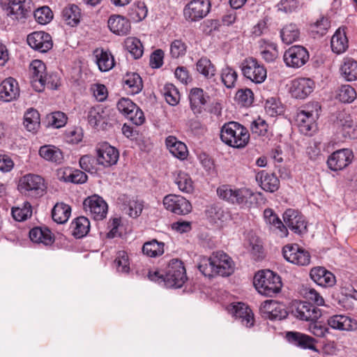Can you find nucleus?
Segmentation results:
<instances>
[{
	"label": "nucleus",
	"mask_w": 357,
	"mask_h": 357,
	"mask_svg": "<svg viewBox=\"0 0 357 357\" xmlns=\"http://www.w3.org/2000/svg\"><path fill=\"white\" fill-rule=\"evenodd\" d=\"M220 139L234 148H243L249 142L250 134L243 126L236 121L225 123L220 130Z\"/></svg>",
	"instance_id": "1"
},
{
	"label": "nucleus",
	"mask_w": 357,
	"mask_h": 357,
	"mask_svg": "<svg viewBox=\"0 0 357 357\" xmlns=\"http://www.w3.org/2000/svg\"><path fill=\"white\" fill-rule=\"evenodd\" d=\"M253 283L259 294L271 297L278 294L282 286L279 275L268 269L257 273Z\"/></svg>",
	"instance_id": "2"
},
{
	"label": "nucleus",
	"mask_w": 357,
	"mask_h": 357,
	"mask_svg": "<svg viewBox=\"0 0 357 357\" xmlns=\"http://www.w3.org/2000/svg\"><path fill=\"white\" fill-rule=\"evenodd\" d=\"M217 193L222 199L242 207H250L254 199V193L246 188H233L229 185H223L217 189Z\"/></svg>",
	"instance_id": "3"
},
{
	"label": "nucleus",
	"mask_w": 357,
	"mask_h": 357,
	"mask_svg": "<svg viewBox=\"0 0 357 357\" xmlns=\"http://www.w3.org/2000/svg\"><path fill=\"white\" fill-rule=\"evenodd\" d=\"M186 280L185 268L183 262L178 259H172L166 268L165 287L180 288Z\"/></svg>",
	"instance_id": "4"
},
{
	"label": "nucleus",
	"mask_w": 357,
	"mask_h": 357,
	"mask_svg": "<svg viewBox=\"0 0 357 357\" xmlns=\"http://www.w3.org/2000/svg\"><path fill=\"white\" fill-rule=\"evenodd\" d=\"M241 69L243 76L255 84L263 83L267 77L266 68L254 57L245 59L241 64Z\"/></svg>",
	"instance_id": "5"
},
{
	"label": "nucleus",
	"mask_w": 357,
	"mask_h": 357,
	"mask_svg": "<svg viewBox=\"0 0 357 357\" xmlns=\"http://www.w3.org/2000/svg\"><path fill=\"white\" fill-rule=\"evenodd\" d=\"M18 190L34 197H41L45 190L44 179L36 174H26L20 179Z\"/></svg>",
	"instance_id": "6"
},
{
	"label": "nucleus",
	"mask_w": 357,
	"mask_h": 357,
	"mask_svg": "<svg viewBox=\"0 0 357 357\" xmlns=\"http://www.w3.org/2000/svg\"><path fill=\"white\" fill-rule=\"evenodd\" d=\"M210 8V1L191 0L185 6L183 15L187 20L196 22L206 17L209 13Z\"/></svg>",
	"instance_id": "7"
},
{
	"label": "nucleus",
	"mask_w": 357,
	"mask_h": 357,
	"mask_svg": "<svg viewBox=\"0 0 357 357\" xmlns=\"http://www.w3.org/2000/svg\"><path fill=\"white\" fill-rule=\"evenodd\" d=\"M291 314L296 318L306 321L317 320L321 312L319 309L309 302H295L291 306Z\"/></svg>",
	"instance_id": "8"
},
{
	"label": "nucleus",
	"mask_w": 357,
	"mask_h": 357,
	"mask_svg": "<svg viewBox=\"0 0 357 357\" xmlns=\"http://www.w3.org/2000/svg\"><path fill=\"white\" fill-rule=\"evenodd\" d=\"M309 53L303 46L294 45L284 52L283 59L288 67L298 68L309 60Z\"/></svg>",
	"instance_id": "9"
},
{
	"label": "nucleus",
	"mask_w": 357,
	"mask_h": 357,
	"mask_svg": "<svg viewBox=\"0 0 357 357\" xmlns=\"http://www.w3.org/2000/svg\"><path fill=\"white\" fill-rule=\"evenodd\" d=\"M96 151L97 163L104 167L116 164L119 158V151L107 142L98 144Z\"/></svg>",
	"instance_id": "10"
},
{
	"label": "nucleus",
	"mask_w": 357,
	"mask_h": 357,
	"mask_svg": "<svg viewBox=\"0 0 357 357\" xmlns=\"http://www.w3.org/2000/svg\"><path fill=\"white\" fill-rule=\"evenodd\" d=\"M284 258L298 266H307L310 262V253L298 244L287 245L282 249Z\"/></svg>",
	"instance_id": "11"
},
{
	"label": "nucleus",
	"mask_w": 357,
	"mask_h": 357,
	"mask_svg": "<svg viewBox=\"0 0 357 357\" xmlns=\"http://www.w3.org/2000/svg\"><path fill=\"white\" fill-rule=\"evenodd\" d=\"M163 205L167 211L179 215H185L192 211L190 202L180 195H166L163 199Z\"/></svg>",
	"instance_id": "12"
},
{
	"label": "nucleus",
	"mask_w": 357,
	"mask_h": 357,
	"mask_svg": "<svg viewBox=\"0 0 357 357\" xmlns=\"http://www.w3.org/2000/svg\"><path fill=\"white\" fill-rule=\"evenodd\" d=\"M29 75L32 86L42 91L47 80L45 64L40 60H33L29 66Z\"/></svg>",
	"instance_id": "13"
},
{
	"label": "nucleus",
	"mask_w": 357,
	"mask_h": 357,
	"mask_svg": "<svg viewBox=\"0 0 357 357\" xmlns=\"http://www.w3.org/2000/svg\"><path fill=\"white\" fill-rule=\"evenodd\" d=\"M284 224L295 234L298 235L307 232V222L305 218L298 211L289 208L283 214Z\"/></svg>",
	"instance_id": "14"
},
{
	"label": "nucleus",
	"mask_w": 357,
	"mask_h": 357,
	"mask_svg": "<svg viewBox=\"0 0 357 357\" xmlns=\"http://www.w3.org/2000/svg\"><path fill=\"white\" fill-rule=\"evenodd\" d=\"M85 211H89L96 220L104 219L107 213V204L98 195H94L87 197L83 202Z\"/></svg>",
	"instance_id": "15"
},
{
	"label": "nucleus",
	"mask_w": 357,
	"mask_h": 357,
	"mask_svg": "<svg viewBox=\"0 0 357 357\" xmlns=\"http://www.w3.org/2000/svg\"><path fill=\"white\" fill-rule=\"evenodd\" d=\"M337 134L341 139L357 138V126H354L351 117L345 114L340 113L335 122Z\"/></svg>",
	"instance_id": "16"
},
{
	"label": "nucleus",
	"mask_w": 357,
	"mask_h": 357,
	"mask_svg": "<svg viewBox=\"0 0 357 357\" xmlns=\"http://www.w3.org/2000/svg\"><path fill=\"white\" fill-rule=\"evenodd\" d=\"M354 154L349 149H342L333 152L327 160L330 169L334 172L342 170L347 167L352 161Z\"/></svg>",
	"instance_id": "17"
},
{
	"label": "nucleus",
	"mask_w": 357,
	"mask_h": 357,
	"mask_svg": "<svg viewBox=\"0 0 357 357\" xmlns=\"http://www.w3.org/2000/svg\"><path fill=\"white\" fill-rule=\"evenodd\" d=\"M212 257L216 269V274L226 277L234 273V264L231 258L226 253L222 251L213 252Z\"/></svg>",
	"instance_id": "18"
},
{
	"label": "nucleus",
	"mask_w": 357,
	"mask_h": 357,
	"mask_svg": "<svg viewBox=\"0 0 357 357\" xmlns=\"http://www.w3.org/2000/svg\"><path fill=\"white\" fill-rule=\"evenodd\" d=\"M29 45L40 52H46L52 47L51 36L44 31H34L27 36Z\"/></svg>",
	"instance_id": "19"
},
{
	"label": "nucleus",
	"mask_w": 357,
	"mask_h": 357,
	"mask_svg": "<svg viewBox=\"0 0 357 357\" xmlns=\"http://www.w3.org/2000/svg\"><path fill=\"white\" fill-rule=\"evenodd\" d=\"M260 312L265 318L271 320H281L287 316L284 306L273 300L263 302L260 306Z\"/></svg>",
	"instance_id": "20"
},
{
	"label": "nucleus",
	"mask_w": 357,
	"mask_h": 357,
	"mask_svg": "<svg viewBox=\"0 0 357 357\" xmlns=\"http://www.w3.org/2000/svg\"><path fill=\"white\" fill-rule=\"evenodd\" d=\"M30 0H10L6 8L7 15L13 20L26 19L31 12Z\"/></svg>",
	"instance_id": "21"
},
{
	"label": "nucleus",
	"mask_w": 357,
	"mask_h": 357,
	"mask_svg": "<svg viewBox=\"0 0 357 357\" xmlns=\"http://www.w3.org/2000/svg\"><path fill=\"white\" fill-rule=\"evenodd\" d=\"M286 338L289 343L302 349L318 351L315 344L317 340L312 337L297 331L287 332Z\"/></svg>",
	"instance_id": "22"
},
{
	"label": "nucleus",
	"mask_w": 357,
	"mask_h": 357,
	"mask_svg": "<svg viewBox=\"0 0 357 357\" xmlns=\"http://www.w3.org/2000/svg\"><path fill=\"white\" fill-rule=\"evenodd\" d=\"M314 82L310 78H298L292 81L291 93L298 99H304L314 90Z\"/></svg>",
	"instance_id": "23"
},
{
	"label": "nucleus",
	"mask_w": 357,
	"mask_h": 357,
	"mask_svg": "<svg viewBox=\"0 0 357 357\" xmlns=\"http://www.w3.org/2000/svg\"><path fill=\"white\" fill-rule=\"evenodd\" d=\"M264 217L266 223L269 225L270 229L275 233L276 235L281 238L287 236V228L271 208L264 210Z\"/></svg>",
	"instance_id": "24"
},
{
	"label": "nucleus",
	"mask_w": 357,
	"mask_h": 357,
	"mask_svg": "<svg viewBox=\"0 0 357 357\" xmlns=\"http://www.w3.org/2000/svg\"><path fill=\"white\" fill-rule=\"evenodd\" d=\"M20 96L17 82L13 77L4 79L0 84V100L10 102Z\"/></svg>",
	"instance_id": "25"
},
{
	"label": "nucleus",
	"mask_w": 357,
	"mask_h": 357,
	"mask_svg": "<svg viewBox=\"0 0 357 357\" xmlns=\"http://www.w3.org/2000/svg\"><path fill=\"white\" fill-rule=\"evenodd\" d=\"M310 275L311 279L318 285L330 287L335 284V277L325 268L318 266L311 269Z\"/></svg>",
	"instance_id": "26"
},
{
	"label": "nucleus",
	"mask_w": 357,
	"mask_h": 357,
	"mask_svg": "<svg viewBox=\"0 0 357 357\" xmlns=\"http://www.w3.org/2000/svg\"><path fill=\"white\" fill-rule=\"evenodd\" d=\"M296 122L301 133L311 135L316 130L314 118L312 112L301 110L297 113Z\"/></svg>",
	"instance_id": "27"
},
{
	"label": "nucleus",
	"mask_w": 357,
	"mask_h": 357,
	"mask_svg": "<svg viewBox=\"0 0 357 357\" xmlns=\"http://www.w3.org/2000/svg\"><path fill=\"white\" fill-rule=\"evenodd\" d=\"M255 177L260 187L266 192H274L280 187V181L275 174L261 170Z\"/></svg>",
	"instance_id": "28"
},
{
	"label": "nucleus",
	"mask_w": 357,
	"mask_h": 357,
	"mask_svg": "<svg viewBox=\"0 0 357 357\" xmlns=\"http://www.w3.org/2000/svg\"><path fill=\"white\" fill-rule=\"evenodd\" d=\"M107 24L109 30L118 36H126L130 31V23L123 16L113 15L109 17Z\"/></svg>",
	"instance_id": "29"
},
{
	"label": "nucleus",
	"mask_w": 357,
	"mask_h": 357,
	"mask_svg": "<svg viewBox=\"0 0 357 357\" xmlns=\"http://www.w3.org/2000/svg\"><path fill=\"white\" fill-rule=\"evenodd\" d=\"M233 316L241 321L243 325L250 328L254 325V315L250 308L244 303H238L231 309Z\"/></svg>",
	"instance_id": "30"
},
{
	"label": "nucleus",
	"mask_w": 357,
	"mask_h": 357,
	"mask_svg": "<svg viewBox=\"0 0 357 357\" xmlns=\"http://www.w3.org/2000/svg\"><path fill=\"white\" fill-rule=\"evenodd\" d=\"M328 325L333 329L340 331H354L357 328V321L347 316L333 315L328 319Z\"/></svg>",
	"instance_id": "31"
},
{
	"label": "nucleus",
	"mask_w": 357,
	"mask_h": 357,
	"mask_svg": "<svg viewBox=\"0 0 357 357\" xmlns=\"http://www.w3.org/2000/svg\"><path fill=\"white\" fill-rule=\"evenodd\" d=\"M165 144L167 149L175 158L181 160L187 158L188 151L186 145L177 139L174 136H168L165 139Z\"/></svg>",
	"instance_id": "32"
},
{
	"label": "nucleus",
	"mask_w": 357,
	"mask_h": 357,
	"mask_svg": "<svg viewBox=\"0 0 357 357\" xmlns=\"http://www.w3.org/2000/svg\"><path fill=\"white\" fill-rule=\"evenodd\" d=\"M31 241L36 243H43L45 245H52L54 241V237L52 231L47 227H34L29 231Z\"/></svg>",
	"instance_id": "33"
},
{
	"label": "nucleus",
	"mask_w": 357,
	"mask_h": 357,
	"mask_svg": "<svg viewBox=\"0 0 357 357\" xmlns=\"http://www.w3.org/2000/svg\"><path fill=\"white\" fill-rule=\"evenodd\" d=\"M340 73L347 82L357 80V61L352 58H344L340 65Z\"/></svg>",
	"instance_id": "34"
},
{
	"label": "nucleus",
	"mask_w": 357,
	"mask_h": 357,
	"mask_svg": "<svg viewBox=\"0 0 357 357\" xmlns=\"http://www.w3.org/2000/svg\"><path fill=\"white\" fill-rule=\"evenodd\" d=\"M59 179L73 183H84L87 181V175L79 169H66L59 172Z\"/></svg>",
	"instance_id": "35"
},
{
	"label": "nucleus",
	"mask_w": 357,
	"mask_h": 357,
	"mask_svg": "<svg viewBox=\"0 0 357 357\" xmlns=\"http://www.w3.org/2000/svg\"><path fill=\"white\" fill-rule=\"evenodd\" d=\"M94 56L96 57V62L100 71L107 72L114 67V57L107 51L102 49H97L94 51Z\"/></svg>",
	"instance_id": "36"
},
{
	"label": "nucleus",
	"mask_w": 357,
	"mask_h": 357,
	"mask_svg": "<svg viewBox=\"0 0 357 357\" xmlns=\"http://www.w3.org/2000/svg\"><path fill=\"white\" fill-rule=\"evenodd\" d=\"M208 96L204 94L203 89L200 88H194L191 89L189 99L190 106L194 113H200L202 108L207 102Z\"/></svg>",
	"instance_id": "37"
},
{
	"label": "nucleus",
	"mask_w": 357,
	"mask_h": 357,
	"mask_svg": "<svg viewBox=\"0 0 357 357\" xmlns=\"http://www.w3.org/2000/svg\"><path fill=\"white\" fill-rule=\"evenodd\" d=\"M331 46L333 52L340 54L344 52L348 47V39L343 30L338 29L331 40Z\"/></svg>",
	"instance_id": "38"
},
{
	"label": "nucleus",
	"mask_w": 357,
	"mask_h": 357,
	"mask_svg": "<svg viewBox=\"0 0 357 357\" xmlns=\"http://www.w3.org/2000/svg\"><path fill=\"white\" fill-rule=\"evenodd\" d=\"M63 21L70 26H77L81 18L79 8L75 4H70L65 7L61 13Z\"/></svg>",
	"instance_id": "39"
},
{
	"label": "nucleus",
	"mask_w": 357,
	"mask_h": 357,
	"mask_svg": "<svg viewBox=\"0 0 357 357\" xmlns=\"http://www.w3.org/2000/svg\"><path fill=\"white\" fill-rule=\"evenodd\" d=\"M73 235L80 238L85 236L90 229V222L88 218L80 216L75 218L70 225Z\"/></svg>",
	"instance_id": "40"
},
{
	"label": "nucleus",
	"mask_w": 357,
	"mask_h": 357,
	"mask_svg": "<svg viewBox=\"0 0 357 357\" xmlns=\"http://www.w3.org/2000/svg\"><path fill=\"white\" fill-rule=\"evenodd\" d=\"M70 214L71 207L63 202L56 204L52 211L53 220L59 224L66 222Z\"/></svg>",
	"instance_id": "41"
},
{
	"label": "nucleus",
	"mask_w": 357,
	"mask_h": 357,
	"mask_svg": "<svg viewBox=\"0 0 357 357\" xmlns=\"http://www.w3.org/2000/svg\"><path fill=\"white\" fill-rule=\"evenodd\" d=\"M123 83L124 88L132 94L139 93L143 88L142 78L135 73L126 74L123 78Z\"/></svg>",
	"instance_id": "42"
},
{
	"label": "nucleus",
	"mask_w": 357,
	"mask_h": 357,
	"mask_svg": "<svg viewBox=\"0 0 357 357\" xmlns=\"http://www.w3.org/2000/svg\"><path fill=\"white\" fill-rule=\"evenodd\" d=\"M40 114L36 109H29L24 114L23 124L25 128L32 132H36L40 127Z\"/></svg>",
	"instance_id": "43"
},
{
	"label": "nucleus",
	"mask_w": 357,
	"mask_h": 357,
	"mask_svg": "<svg viewBox=\"0 0 357 357\" xmlns=\"http://www.w3.org/2000/svg\"><path fill=\"white\" fill-rule=\"evenodd\" d=\"M39 154L44 159L56 163H61L63 158L61 150L51 145L41 146L39 150Z\"/></svg>",
	"instance_id": "44"
},
{
	"label": "nucleus",
	"mask_w": 357,
	"mask_h": 357,
	"mask_svg": "<svg viewBox=\"0 0 357 357\" xmlns=\"http://www.w3.org/2000/svg\"><path fill=\"white\" fill-rule=\"evenodd\" d=\"M165 243L159 242L156 239H153L144 243L142 252L144 255L150 257H157L164 253Z\"/></svg>",
	"instance_id": "45"
},
{
	"label": "nucleus",
	"mask_w": 357,
	"mask_h": 357,
	"mask_svg": "<svg viewBox=\"0 0 357 357\" xmlns=\"http://www.w3.org/2000/svg\"><path fill=\"white\" fill-rule=\"evenodd\" d=\"M197 70L206 79H211L216 73V68L207 57L200 58L196 63Z\"/></svg>",
	"instance_id": "46"
},
{
	"label": "nucleus",
	"mask_w": 357,
	"mask_h": 357,
	"mask_svg": "<svg viewBox=\"0 0 357 357\" xmlns=\"http://www.w3.org/2000/svg\"><path fill=\"white\" fill-rule=\"evenodd\" d=\"M300 36V31L295 24L285 25L280 31V37L285 44H291Z\"/></svg>",
	"instance_id": "47"
},
{
	"label": "nucleus",
	"mask_w": 357,
	"mask_h": 357,
	"mask_svg": "<svg viewBox=\"0 0 357 357\" xmlns=\"http://www.w3.org/2000/svg\"><path fill=\"white\" fill-rule=\"evenodd\" d=\"M124 46L135 59L142 57L144 52V47L138 38L135 37L127 38L124 41Z\"/></svg>",
	"instance_id": "48"
},
{
	"label": "nucleus",
	"mask_w": 357,
	"mask_h": 357,
	"mask_svg": "<svg viewBox=\"0 0 357 357\" xmlns=\"http://www.w3.org/2000/svg\"><path fill=\"white\" fill-rule=\"evenodd\" d=\"M87 119L89 123L93 128L98 127L105 121V110L101 105H97L90 108Z\"/></svg>",
	"instance_id": "49"
},
{
	"label": "nucleus",
	"mask_w": 357,
	"mask_h": 357,
	"mask_svg": "<svg viewBox=\"0 0 357 357\" xmlns=\"http://www.w3.org/2000/svg\"><path fill=\"white\" fill-rule=\"evenodd\" d=\"M330 26L329 20L327 17H321L310 25V30L314 38H319L326 34Z\"/></svg>",
	"instance_id": "50"
},
{
	"label": "nucleus",
	"mask_w": 357,
	"mask_h": 357,
	"mask_svg": "<svg viewBox=\"0 0 357 357\" xmlns=\"http://www.w3.org/2000/svg\"><path fill=\"white\" fill-rule=\"evenodd\" d=\"M13 218L18 222L26 220L32 215V207L29 202H25L22 206L13 207L11 211Z\"/></svg>",
	"instance_id": "51"
},
{
	"label": "nucleus",
	"mask_w": 357,
	"mask_h": 357,
	"mask_svg": "<svg viewBox=\"0 0 357 357\" xmlns=\"http://www.w3.org/2000/svg\"><path fill=\"white\" fill-rule=\"evenodd\" d=\"M238 74L236 71L229 66H226L222 69L221 79L224 85L228 88L231 89L235 86L237 81Z\"/></svg>",
	"instance_id": "52"
},
{
	"label": "nucleus",
	"mask_w": 357,
	"mask_h": 357,
	"mask_svg": "<svg viewBox=\"0 0 357 357\" xmlns=\"http://www.w3.org/2000/svg\"><path fill=\"white\" fill-rule=\"evenodd\" d=\"M355 89L350 85H342L338 90L337 98L342 102L351 103L356 98Z\"/></svg>",
	"instance_id": "53"
},
{
	"label": "nucleus",
	"mask_w": 357,
	"mask_h": 357,
	"mask_svg": "<svg viewBox=\"0 0 357 357\" xmlns=\"http://www.w3.org/2000/svg\"><path fill=\"white\" fill-rule=\"evenodd\" d=\"M163 93L167 102L170 105L174 106L179 102L180 93L174 84H165L163 89Z\"/></svg>",
	"instance_id": "54"
},
{
	"label": "nucleus",
	"mask_w": 357,
	"mask_h": 357,
	"mask_svg": "<svg viewBox=\"0 0 357 357\" xmlns=\"http://www.w3.org/2000/svg\"><path fill=\"white\" fill-rule=\"evenodd\" d=\"M148 13V9L144 3L142 1H137L135 3L130 10V15L131 18L136 21L139 22L144 20Z\"/></svg>",
	"instance_id": "55"
},
{
	"label": "nucleus",
	"mask_w": 357,
	"mask_h": 357,
	"mask_svg": "<svg viewBox=\"0 0 357 357\" xmlns=\"http://www.w3.org/2000/svg\"><path fill=\"white\" fill-rule=\"evenodd\" d=\"M198 268L205 277L212 278L217 275L212 255L208 258L202 259Z\"/></svg>",
	"instance_id": "56"
},
{
	"label": "nucleus",
	"mask_w": 357,
	"mask_h": 357,
	"mask_svg": "<svg viewBox=\"0 0 357 357\" xmlns=\"http://www.w3.org/2000/svg\"><path fill=\"white\" fill-rule=\"evenodd\" d=\"M175 183L179 190L183 192L190 193L193 190L192 181L190 176L184 172H179Z\"/></svg>",
	"instance_id": "57"
},
{
	"label": "nucleus",
	"mask_w": 357,
	"mask_h": 357,
	"mask_svg": "<svg viewBox=\"0 0 357 357\" xmlns=\"http://www.w3.org/2000/svg\"><path fill=\"white\" fill-rule=\"evenodd\" d=\"M236 100L243 106H250L254 100V93L250 89H239L235 96Z\"/></svg>",
	"instance_id": "58"
},
{
	"label": "nucleus",
	"mask_w": 357,
	"mask_h": 357,
	"mask_svg": "<svg viewBox=\"0 0 357 357\" xmlns=\"http://www.w3.org/2000/svg\"><path fill=\"white\" fill-rule=\"evenodd\" d=\"M114 265L118 272L128 273L130 271V263L128 254L125 251H119L115 259Z\"/></svg>",
	"instance_id": "59"
},
{
	"label": "nucleus",
	"mask_w": 357,
	"mask_h": 357,
	"mask_svg": "<svg viewBox=\"0 0 357 357\" xmlns=\"http://www.w3.org/2000/svg\"><path fill=\"white\" fill-rule=\"evenodd\" d=\"M48 126L59 128L64 126L67 122L66 115L61 112H52L47 116Z\"/></svg>",
	"instance_id": "60"
},
{
	"label": "nucleus",
	"mask_w": 357,
	"mask_h": 357,
	"mask_svg": "<svg viewBox=\"0 0 357 357\" xmlns=\"http://www.w3.org/2000/svg\"><path fill=\"white\" fill-rule=\"evenodd\" d=\"M36 20L40 24L49 23L52 17V11L47 6H43L36 9L33 13Z\"/></svg>",
	"instance_id": "61"
},
{
	"label": "nucleus",
	"mask_w": 357,
	"mask_h": 357,
	"mask_svg": "<svg viewBox=\"0 0 357 357\" xmlns=\"http://www.w3.org/2000/svg\"><path fill=\"white\" fill-rule=\"evenodd\" d=\"M206 215L211 222L217 223L218 221L222 222L225 218V212L222 207L218 205H211L206 210Z\"/></svg>",
	"instance_id": "62"
},
{
	"label": "nucleus",
	"mask_w": 357,
	"mask_h": 357,
	"mask_svg": "<svg viewBox=\"0 0 357 357\" xmlns=\"http://www.w3.org/2000/svg\"><path fill=\"white\" fill-rule=\"evenodd\" d=\"M187 52V45L180 39L174 40L170 45V54L174 59L183 56Z\"/></svg>",
	"instance_id": "63"
},
{
	"label": "nucleus",
	"mask_w": 357,
	"mask_h": 357,
	"mask_svg": "<svg viewBox=\"0 0 357 357\" xmlns=\"http://www.w3.org/2000/svg\"><path fill=\"white\" fill-rule=\"evenodd\" d=\"M118 110L126 118L132 115V111L137 109V105L129 98H122L117 103Z\"/></svg>",
	"instance_id": "64"
}]
</instances>
